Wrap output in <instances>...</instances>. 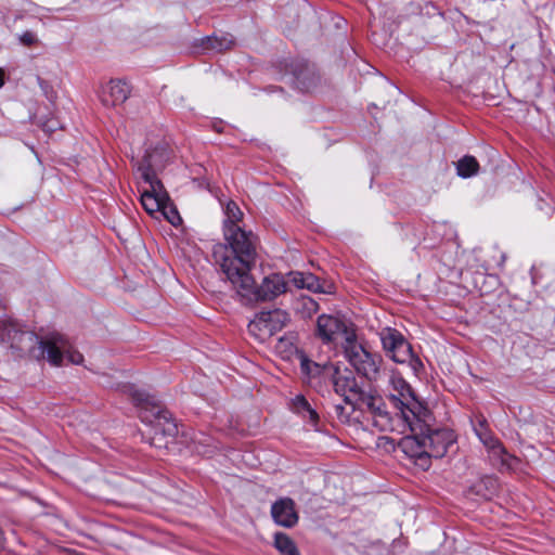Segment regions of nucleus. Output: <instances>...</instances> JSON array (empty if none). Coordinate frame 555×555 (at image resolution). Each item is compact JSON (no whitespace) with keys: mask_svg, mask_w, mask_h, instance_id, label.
Returning a JSON list of instances; mask_svg holds the SVG:
<instances>
[{"mask_svg":"<svg viewBox=\"0 0 555 555\" xmlns=\"http://www.w3.org/2000/svg\"><path fill=\"white\" fill-rule=\"evenodd\" d=\"M231 284L245 302L272 300L287 291V282L279 273L266 276L257 286L250 271H247Z\"/></svg>","mask_w":555,"mask_h":555,"instance_id":"obj_4","label":"nucleus"},{"mask_svg":"<svg viewBox=\"0 0 555 555\" xmlns=\"http://www.w3.org/2000/svg\"><path fill=\"white\" fill-rule=\"evenodd\" d=\"M38 344L40 356L53 366H61L64 359L76 365L83 362V356L61 334H52L39 340Z\"/></svg>","mask_w":555,"mask_h":555,"instance_id":"obj_6","label":"nucleus"},{"mask_svg":"<svg viewBox=\"0 0 555 555\" xmlns=\"http://www.w3.org/2000/svg\"><path fill=\"white\" fill-rule=\"evenodd\" d=\"M479 164L474 156L466 155L456 163V171L461 178H469L478 172Z\"/></svg>","mask_w":555,"mask_h":555,"instance_id":"obj_18","label":"nucleus"},{"mask_svg":"<svg viewBox=\"0 0 555 555\" xmlns=\"http://www.w3.org/2000/svg\"><path fill=\"white\" fill-rule=\"evenodd\" d=\"M295 359L299 361L301 372L306 376H312L320 372L319 365L312 362L310 359H308L304 351H300Z\"/></svg>","mask_w":555,"mask_h":555,"instance_id":"obj_21","label":"nucleus"},{"mask_svg":"<svg viewBox=\"0 0 555 555\" xmlns=\"http://www.w3.org/2000/svg\"><path fill=\"white\" fill-rule=\"evenodd\" d=\"M224 215H225V219H224L223 231L225 230V228H231V225L240 227L238 222L243 218V212L240 209V207L236 205V203L230 201L225 205Z\"/></svg>","mask_w":555,"mask_h":555,"instance_id":"obj_20","label":"nucleus"},{"mask_svg":"<svg viewBox=\"0 0 555 555\" xmlns=\"http://www.w3.org/2000/svg\"><path fill=\"white\" fill-rule=\"evenodd\" d=\"M164 149L147 151L138 167L140 178L146 184L142 189L140 201L145 211L151 216L159 214L169 197L155 173L156 169L164 166Z\"/></svg>","mask_w":555,"mask_h":555,"instance_id":"obj_3","label":"nucleus"},{"mask_svg":"<svg viewBox=\"0 0 555 555\" xmlns=\"http://www.w3.org/2000/svg\"><path fill=\"white\" fill-rule=\"evenodd\" d=\"M274 546L283 555H300L296 544L286 533H275Z\"/></svg>","mask_w":555,"mask_h":555,"instance_id":"obj_19","label":"nucleus"},{"mask_svg":"<svg viewBox=\"0 0 555 555\" xmlns=\"http://www.w3.org/2000/svg\"><path fill=\"white\" fill-rule=\"evenodd\" d=\"M425 426L423 430H411L406 429L405 431L400 430V420H396V425L392 430H397L400 434L405 435L399 442L400 449L406 454L410 459L415 461V464L421 466L422 468L429 467V460L426 454V447L424 444L423 434L425 433V428L427 427V421L424 422Z\"/></svg>","mask_w":555,"mask_h":555,"instance_id":"obj_10","label":"nucleus"},{"mask_svg":"<svg viewBox=\"0 0 555 555\" xmlns=\"http://www.w3.org/2000/svg\"><path fill=\"white\" fill-rule=\"evenodd\" d=\"M209 42H210V47L212 49H217V50H225V49H229L232 44V40L230 39H227V38H209L208 39Z\"/></svg>","mask_w":555,"mask_h":555,"instance_id":"obj_27","label":"nucleus"},{"mask_svg":"<svg viewBox=\"0 0 555 555\" xmlns=\"http://www.w3.org/2000/svg\"><path fill=\"white\" fill-rule=\"evenodd\" d=\"M23 336L27 338L29 341H34L37 337L33 333H24Z\"/></svg>","mask_w":555,"mask_h":555,"instance_id":"obj_31","label":"nucleus"},{"mask_svg":"<svg viewBox=\"0 0 555 555\" xmlns=\"http://www.w3.org/2000/svg\"><path fill=\"white\" fill-rule=\"evenodd\" d=\"M141 418H142L143 422H145L147 420V417L144 416V415H141Z\"/></svg>","mask_w":555,"mask_h":555,"instance_id":"obj_33","label":"nucleus"},{"mask_svg":"<svg viewBox=\"0 0 555 555\" xmlns=\"http://www.w3.org/2000/svg\"><path fill=\"white\" fill-rule=\"evenodd\" d=\"M289 315L286 311L274 309L259 312L248 324L249 333L260 341H266L275 333L284 328Z\"/></svg>","mask_w":555,"mask_h":555,"instance_id":"obj_7","label":"nucleus"},{"mask_svg":"<svg viewBox=\"0 0 555 555\" xmlns=\"http://www.w3.org/2000/svg\"><path fill=\"white\" fill-rule=\"evenodd\" d=\"M344 353L354 370L369 379H376L379 373L382 358L372 353L357 339L356 333H349Z\"/></svg>","mask_w":555,"mask_h":555,"instance_id":"obj_5","label":"nucleus"},{"mask_svg":"<svg viewBox=\"0 0 555 555\" xmlns=\"http://www.w3.org/2000/svg\"><path fill=\"white\" fill-rule=\"evenodd\" d=\"M430 414L427 417V427L423 434L424 444L426 447L427 459L442 457L449 447L454 442V437L451 431L446 429H431L429 426Z\"/></svg>","mask_w":555,"mask_h":555,"instance_id":"obj_11","label":"nucleus"},{"mask_svg":"<svg viewBox=\"0 0 555 555\" xmlns=\"http://www.w3.org/2000/svg\"><path fill=\"white\" fill-rule=\"evenodd\" d=\"M271 515L278 525L285 528H292L298 522L295 504L288 498L276 501L271 507Z\"/></svg>","mask_w":555,"mask_h":555,"instance_id":"obj_14","label":"nucleus"},{"mask_svg":"<svg viewBox=\"0 0 555 555\" xmlns=\"http://www.w3.org/2000/svg\"><path fill=\"white\" fill-rule=\"evenodd\" d=\"M349 333H356V330L339 317L322 314L318 318L317 335L324 344H336L341 338L344 349Z\"/></svg>","mask_w":555,"mask_h":555,"instance_id":"obj_9","label":"nucleus"},{"mask_svg":"<svg viewBox=\"0 0 555 555\" xmlns=\"http://www.w3.org/2000/svg\"><path fill=\"white\" fill-rule=\"evenodd\" d=\"M380 340L384 350L397 363H410L415 367L420 360L414 356L411 345L401 333L393 328H385L380 332Z\"/></svg>","mask_w":555,"mask_h":555,"instance_id":"obj_8","label":"nucleus"},{"mask_svg":"<svg viewBox=\"0 0 555 555\" xmlns=\"http://www.w3.org/2000/svg\"><path fill=\"white\" fill-rule=\"evenodd\" d=\"M18 40L23 46L31 47L37 43L38 39L34 31L26 30L18 36Z\"/></svg>","mask_w":555,"mask_h":555,"instance_id":"obj_26","label":"nucleus"},{"mask_svg":"<svg viewBox=\"0 0 555 555\" xmlns=\"http://www.w3.org/2000/svg\"><path fill=\"white\" fill-rule=\"evenodd\" d=\"M305 301V305L312 311H317L318 310V304L311 299V298H305L304 299Z\"/></svg>","mask_w":555,"mask_h":555,"instance_id":"obj_30","label":"nucleus"},{"mask_svg":"<svg viewBox=\"0 0 555 555\" xmlns=\"http://www.w3.org/2000/svg\"><path fill=\"white\" fill-rule=\"evenodd\" d=\"M305 420H308L312 426H317L319 422V414L311 406L306 411V417Z\"/></svg>","mask_w":555,"mask_h":555,"instance_id":"obj_29","label":"nucleus"},{"mask_svg":"<svg viewBox=\"0 0 555 555\" xmlns=\"http://www.w3.org/2000/svg\"><path fill=\"white\" fill-rule=\"evenodd\" d=\"M335 391L344 397L347 403L353 404L357 397L360 395L358 385L352 374L349 372L346 375L339 373L334 378Z\"/></svg>","mask_w":555,"mask_h":555,"instance_id":"obj_16","label":"nucleus"},{"mask_svg":"<svg viewBox=\"0 0 555 555\" xmlns=\"http://www.w3.org/2000/svg\"><path fill=\"white\" fill-rule=\"evenodd\" d=\"M4 85V70L0 68V88Z\"/></svg>","mask_w":555,"mask_h":555,"instance_id":"obj_32","label":"nucleus"},{"mask_svg":"<svg viewBox=\"0 0 555 555\" xmlns=\"http://www.w3.org/2000/svg\"><path fill=\"white\" fill-rule=\"evenodd\" d=\"M293 410L301 417H306V411L311 406L304 396H296L292 401Z\"/></svg>","mask_w":555,"mask_h":555,"instance_id":"obj_23","label":"nucleus"},{"mask_svg":"<svg viewBox=\"0 0 555 555\" xmlns=\"http://www.w3.org/2000/svg\"><path fill=\"white\" fill-rule=\"evenodd\" d=\"M475 433L481 442L489 449L493 459H498L502 465H509L511 456L502 443L494 438L481 422L478 427H475Z\"/></svg>","mask_w":555,"mask_h":555,"instance_id":"obj_15","label":"nucleus"},{"mask_svg":"<svg viewBox=\"0 0 555 555\" xmlns=\"http://www.w3.org/2000/svg\"><path fill=\"white\" fill-rule=\"evenodd\" d=\"M305 288L313 293H326L320 280L312 273H307Z\"/></svg>","mask_w":555,"mask_h":555,"instance_id":"obj_24","label":"nucleus"},{"mask_svg":"<svg viewBox=\"0 0 555 555\" xmlns=\"http://www.w3.org/2000/svg\"><path fill=\"white\" fill-rule=\"evenodd\" d=\"M306 276L307 273L304 272H291L289 283H292L296 288H305Z\"/></svg>","mask_w":555,"mask_h":555,"instance_id":"obj_25","label":"nucleus"},{"mask_svg":"<svg viewBox=\"0 0 555 555\" xmlns=\"http://www.w3.org/2000/svg\"><path fill=\"white\" fill-rule=\"evenodd\" d=\"M176 433V424L164 412L158 411L149 433L151 444L158 449L166 448L168 444L167 437H171Z\"/></svg>","mask_w":555,"mask_h":555,"instance_id":"obj_13","label":"nucleus"},{"mask_svg":"<svg viewBox=\"0 0 555 555\" xmlns=\"http://www.w3.org/2000/svg\"><path fill=\"white\" fill-rule=\"evenodd\" d=\"M275 350L283 359L293 360L301 350L298 349L294 336H284L279 339Z\"/></svg>","mask_w":555,"mask_h":555,"instance_id":"obj_17","label":"nucleus"},{"mask_svg":"<svg viewBox=\"0 0 555 555\" xmlns=\"http://www.w3.org/2000/svg\"><path fill=\"white\" fill-rule=\"evenodd\" d=\"M131 398H132V401L137 405H142L144 403H149V401H150L149 396L145 392L140 391V390H133L131 392Z\"/></svg>","mask_w":555,"mask_h":555,"instance_id":"obj_28","label":"nucleus"},{"mask_svg":"<svg viewBox=\"0 0 555 555\" xmlns=\"http://www.w3.org/2000/svg\"><path fill=\"white\" fill-rule=\"evenodd\" d=\"M224 238L230 248L220 245L215 249V258L229 282L240 279L250 271L256 260V237L251 231L241 227L225 228Z\"/></svg>","mask_w":555,"mask_h":555,"instance_id":"obj_1","label":"nucleus"},{"mask_svg":"<svg viewBox=\"0 0 555 555\" xmlns=\"http://www.w3.org/2000/svg\"><path fill=\"white\" fill-rule=\"evenodd\" d=\"M392 391L389 400L395 408V417L400 420V430H423L428 409L415 397L410 385L399 375L390 377Z\"/></svg>","mask_w":555,"mask_h":555,"instance_id":"obj_2","label":"nucleus"},{"mask_svg":"<svg viewBox=\"0 0 555 555\" xmlns=\"http://www.w3.org/2000/svg\"><path fill=\"white\" fill-rule=\"evenodd\" d=\"M159 214L175 227L179 225L182 221L178 210L170 203L169 197H168L167 203L164 205V207L159 211Z\"/></svg>","mask_w":555,"mask_h":555,"instance_id":"obj_22","label":"nucleus"},{"mask_svg":"<svg viewBox=\"0 0 555 555\" xmlns=\"http://www.w3.org/2000/svg\"><path fill=\"white\" fill-rule=\"evenodd\" d=\"M129 85L120 79H112L102 86L100 101L104 106L113 107L122 104L130 95Z\"/></svg>","mask_w":555,"mask_h":555,"instance_id":"obj_12","label":"nucleus"}]
</instances>
